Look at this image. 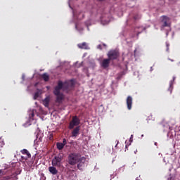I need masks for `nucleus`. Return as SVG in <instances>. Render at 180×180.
Returning a JSON list of instances; mask_svg holds the SVG:
<instances>
[{
	"mask_svg": "<svg viewBox=\"0 0 180 180\" xmlns=\"http://www.w3.org/2000/svg\"><path fill=\"white\" fill-rule=\"evenodd\" d=\"M103 46H104V47H106V44H103Z\"/></svg>",
	"mask_w": 180,
	"mask_h": 180,
	"instance_id": "2f4dec72",
	"label": "nucleus"
},
{
	"mask_svg": "<svg viewBox=\"0 0 180 180\" xmlns=\"http://www.w3.org/2000/svg\"><path fill=\"white\" fill-rule=\"evenodd\" d=\"M70 158H77L79 157V153H72L71 155H69Z\"/></svg>",
	"mask_w": 180,
	"mask_h": 180,
	"instance_id": "6ab92c4d",
	"label": "nucleus"
},
{
	"mask_svg": "<svg viewBox=\"0 0 180 180\" xmlns=\"http://www.w3.org/2000/svg\"><path fill=\"white\" fill-rule=\"evenodd\" d=\"M75 86V82H74V79H71L70 81H66L65 82H63V81L59 80L58 82V85L55 86L56 88V94H59V91H61V89L65 92H70V91H72V89Z\"/></svg>",
	"mask_w": 180,
	"mask_h": 180,
	"instance_id": "f257e3e1",
	"label": "nucleus"
},
{
	"mask_svg": "<svg viewBox=\"0 0 180 180\" xmlns=\"http://www.w3.org/2000/svg\"><path fill=\"white\" fill-rule=\"evenodd\" d=\"M122 77H123V75L122 74H118V76L117 77V79H122Z\"/></svg>",
	"mask_w": 180,
	"mask_h": 180,
	"instance_id": "b1692460",
	"label": "nucleus"
},
{
	"mask_svg": "<svg viewBox=\"0 0 180 180\" xmlns=\"http://www.w3.org/2000/svg\"><path fill=\"white\" fill-rule=\"evenodd\" d=\"M22 154L26 155L28 158H30L32 157V155H30V153L27 149H23L21 150Z\"/></svg>",
	"mask_w": 180,
	"mask_h": 180,
	"instance_id": "2eb2a0df",
	"label": "nucleus"
},
{
	"mask_svg": "<svg viewBox=\"0 0 180 180\" xmlns=\"http://www.w3.org/2000/svg\"><path fill=\"white\" fill-rule=\"evenodd\" d=\"M81 127L78 126L72 131V137H77L79 134Z\"/></svg>",
	"mask_w": 180,
	"mask_h": 180,
	"instance_id": "9d476101",
	"label": "nucleus"
},
{
	"mask_svg": "<svg viewBox=\"0 0 180 180\" xmlns=\"http://www.w3.org/2000/svg\"><path fill=\"white\" fill-rule=\"evenodd\" d=\"M72 121L76 124H77V126L79 124V123H81L79 118H78V117L77 116L73 117Z\"/></svg>",
	"mask_w": 180,
	"mask_h": 180,
	"instance_id": "4468645a",
	"label": "nucleus"
},
{
	"mask_svg": "<svg viewBox=\"0 0 180 180\" xmlns=\"http://www.w3.org/2000/svg\"><path fill=\"white\" fill-rule=\"evenodd\" d=\"M144 30H146V28L143 27H136L134 28V33L136 34L137 37H139V34H140V33H143V32H144Z\"/></svg>",
	"mask_w": 180,
	"mask_h": 180,
	"instance_id": "6e6552de",
	"label": "nucleus"
},
{
	"mask_svg": "<svg viewBox=\"0 0 180 180\" xmlns=\"http://www.w3.org/2000/svg\"><path fill=\"white\" fill-rule=\"evenodd\" d=\"M82 161H85V159H79V158H70L68 160V163L70 165H75L77 164V168L79 169L82 165H84V162Z\"/></svg>",
	"mask_w": 180,
	"mask_h": 180,
	"instance_id": "7ed1b4c3",
	"label": "nucleus"
},
{
	"mask_svg": "<svg viewBox=\"0 0 180 180\" xmlns=\"http://www.w3.org/2000/svg\"><path fill=\"white\" fill-rule=\"evenodd\" d=\"M34 110H33L31 112V114H30V119H32V120H34Z\"/></svg>",
	"mask_w": 180,
	"mask_h": 180,
	"instance_id": "aec40b11",
	"label": "nucleus"
},
{
	"mask_svg": "<svg viewBox=\"0 0 180 180\" xmlns=\"http://www.w3.org/2000/svg\"><path fill=\"white\" fill-rule=\"evenodd\" d=\"M127 109H129V110H131V105H133V98L130 96L127 98Z\"/></svg>",
	"mask_w": 180,
	"mask_h": 180,
	"instance_id": "1a4fd4ad",
	"label": "nucleus"
},
{
	"mask_svg": "<svg viewBox=\"0 0 180 180\" xmlns=\"http://www.w3.org/2000/svg\"><path fill=\"white\" fill-rule=\"evenodd\" d=\"M150 71H153V67L150 68Z\"/></svg>",
	"mask_w": 180,
	"mask_h": 180,
	"instance_id": "473e14b6",
	"label": "nucleus"
},
{
	"mask_svg": "<svg viewBox=\"0 0 180 180\" xmlns=\"http://www.w3.org/2000/svg\"><path fill=\"white\" fill-rule=\"evenodd\" d=\"M42 78H43L44 81H45V82H47V81H49V79H50V77L49 76V75H47V73H44L42 75Z\"/></svg>",
	"mask_w": 180,
	"mask_h": 180,
	"instance_id": "dca6fc26",
	"label": "nucleus"
},
{
	"mask_svg": "<svg viewBox=\"0 0 180 180\" xmlns=\"http://www.w3.org/2000/svg\"><path fill=\"white\" fill-rule=\"evenodd\" d=\"M75 126H78L76 123L73 122L72 121L70 122L69 124V129L70 130H72Z\"/></svg>",
	"mask_w": 180,
	"mask_h": 180,
	"instance_id": "a211bd4d",
	"label": "nucleus"
},
{
	"mask_svg": "<svg viewBox=\"0 0 180 180\" xmlns=\"http://www.w3.org/2000/svg\"><path fill=\"white\" fill-rule=\"evenodd\" d=\"M97 49H99V50H102V45H98L97 46Z\"/></svg>",
	"mask_w": 180,
	"mask_h": 180,
	"instance_id": "cd10ccee",
	"label": "nucleus"
},
{
	"mask_svg": "<svg viewBox=\"0 0 180 180\" xmlns=\"http://www.w3.org/2000/svg\"><path fill=\"white\" fill-rule=\"evenodd\" d=\"M50 104V96H47L43 100V105H44L45 108H49V105Z\"/></svg>",
	"mask_w": 180,
	"mask_h": 180,
	"instance_id": "f8f14e48",
	"label": "nucleus"
},
{
	"mask_svg": "<svg viewBox=\"0 0 180 180\" xmlns=\"http://www.w3.org/2000/svg\"><path fill=\"white\" fill-rule=\"evenodd\" d=\"M161 22L162 23H163V25H162V27H167L168 26H169V24H168V22H169V18H168L166 15H162L161 17Z\"/></svg>",
	"mask_w": 180,
	"mask_h": 180,
	"instance_id": "423d86ee",
	"label": "nucleus"
},
{
	"mask_svg": "<svg viewBox=\"0 0 180 180\" xmlns=\"http://www.w3.org/2000/svg\"><path fill=\"white\" fill-rule=\"evenodd\" d=\"M110 64V60H109V58H105L103 59L101 63V65L103 68L106 69L109 67Z\"/></svg>",
	"mask_w": 180,
	"mask_h": 180,
	"instance_id": "0eeeda50",
	"label": "nucleus"
},
{
	"mask_svg": "<svg viewBox=\"0 0 180 180\" xmlns=\"http://www.w3.org/2000/svg\"><path fill=\"white\" fill-rule=\"evenodd\" d=\"M56 147L58 150H63V148H64V144H63V143L58 142L56 143Z\"/></svg>",
	"mask_w": 180,
	"mask_h": 180,
	"instance_id": "f3484780",
	"label": "nucleus"
},
{
	"mask_svg": "<svg viewBox=\"0 0 180 180\" xmlns=\"http://www.w3.org/2000/svg\"><path fill=\"white\" fill-rule=\"evenodd\" d=\"M23 160H25V161H27V159H20V161H23Z\"/></svg>",
	"mask_w": 180,
	"mask_h": 180,
	"instance_id": "c85d7f7f",
	"label": "nucleus"
},
{
	"mask_svg": "<svg viewBox=\"0 0 180 180\" xmlns=\"http://www.w3.org/2000/svg\"><path fill=\"white\" fill-rule=\"evenodd\" d=\"M21 158H25V157H23V156H21Z\"/></svg>",
	"mask_w": 180,
	"mask_h": 180,
	"instance_id": "e433bc0d",
	"label": "nucleus"
},
{
	"mask_svg": "<svg viewBox=\"0 0 180 180\" xmlns=\"http://www.w3.org/2000/svg\"><path fill=\"white\" fill-rule=\"evenodd\" d=\"M155 146H157V142H156V143H155Z\"/></svg>",
	"mask_w": 180,
	"mask_h": 180,
	"instance_id": "c9c22d12",
	"label": "nucleus"
},
{
	"mask_svg": "<svg viewBox=\"0 0 180 180\" xmlns=\"http://www.w3.org/2000/svg\"><path fill=\"white\" fill-rule=\"evenodd\" d=\"M134 53H136V50L134 51Z\"/></svg>",
	"mask_w": 180,
	"mask_h": 180,
	"instance_id": "a19ab883",
	"label": "nucleus"
},
{
	"mask_svg": "<svg viewBox=\"0 0 180 180\" xmlns=\"http://www.w3.org/2000/svg\"><path fill=\"white\" fill-rule=\"evenodd\" d=\"M49 171L52 174V175H57L58 174V170L54 167H49Z\"/></svg>",
	"mask_w": 180,
	"mask_h": 180,
	"instance_id": "9b49d317",
	"label": "nucleus"
},
{
	"mask_svg": "<svg viewBox=\"0 0 180 180\" xmlns=\"http://www.w3.org/2000/svg\"><path fill=\"white\" fill-rule=\"evenodd\" d=\"M134 20H139V19H140V15H139V14H136L134 16Z\"/></svg>",
	"mask_w": 180,
	"mask_h": 180,
	"instance_id": "412c9836",
	"label": "nucleus"
},
{
	"mask_svg": "<svg viewBox=\"0 0 180 180\" xmlns=\"http://www.w3.org/2000/svg\"><path fill=\"white\" fill-rule=\"evenodd\" d=\"M69 7H70V8H71V6H70V5H69Z\"/></svg>",
	"mask_w": 180,
	"mask_h": 180,
	"instance_id": "4c0bfd02",
	"label": "nucleus"
},
{
	"mask_svg": "<svg viewBox=\"0 0 180 180\" xmlns=\"http://www.w3.org/2000/svg\"><path fill=\"white\" fill-rule=\"evenodd\" d=\"M60 91L61 90H59V93L58 94H56V87H55L54 91H53V94L56 96V103H59V104L62 103L63 100L64 99V95H63V94L60 93Z\"/></svg>",
	"mask_w": 180,
	"mask_h": 180,
	"instance_id": "20e7f679",
	"label": "nucleus"
},
{
	"mask_svg": "<svg viewBox=\"0 0 180 180\" xmlns=\"http://www.w3.org/2000/svg\"><path fill=\"white\" fill-rule=\"evenodd\" d=\"M39 91L36 92L34 96V99H37V98L39 97Z\"/></svg>",
	"mask_w": 180,
	"mask_h": 180,
	"instance_id": "5701e85b",
	"label": "nucleus"
},
{
	"mask_svg": "<svg viewBox=\"0 0 180 180\" xmlns=\"http://www.w3.org/2000/svg\"><path fill=\"white\" fill-rule=\"evenodd\" d=\"M130 141H131V138H130Z\"/></svg>",
	"mask_w": 180,
	"mask_h": 180,
	"instance_id": "58836bf2",
	"label": "nucleus"
},
{
	"mask_svg": "<svg viewBox=\"0 0 180 180\" xmlns=\"http://www.w3.org/2000/svg\"><path fill=\"white\" fill-rule=\"evenodd\" d=\"M107 56L110 61H114V60H117L120 57V52L117 49H112L108 51Z\"/></svg>",
	"mask_w": 180,
	"mask_h": 180,
	"instance_id": "f03ea898",
	"label": "nucleus"
},
{
	"mask_svg": "<svg viewBox=\"0 0 180 180\" xmlns=\"http://www.w3.org/2000/svg\"><path fill=\"white\" fill-rule=\"evenodd\" d=\"M172 86V82H170V88Z\"/></svg>",
	"mask_w": 180,
	"mask_h": 180,
	"instance_id": "7c9ffc66",
	"label": "nucleus"
},
{
	"mask_svg": "<svg viewBox=\"0 0 180 180\" xmlns=\"http://www.w3.org/2000/svg\"><path fill=\"white\" fill-rule=\"evenodd\" d=\"M62 144H63V146H65V144H67V139H63Z\"/></svg>",
	"mask_w": 180,
	"mask_h": 180,
	"instance_id": "393cba45",
	"label": "nucleus"
},
{
	"mask_svg": "<svg viewBox=\"0 0 180 180\" xmlns=\"http://www.w3.org/2000/svg\"><path fill=\"white\" fill-rule=\"evenodd\" d=\"M54 158H57V157H54Z\"/></svg>",
	"mask_w": 180,
	"mask_h": 180,
	"instance_id": "ea45409f",
	"label": "nucleus"
},
{
	"mask_svg": "<svg viewBox=\"0 0 180 180\" xmlns=\"http://www.w3.org/2000/svg\"><path fill=\"white\" fill-rule=\"evenodd\" d=\"M173 81H175V77L173 78Z\"/></svg>",
	"mask_w": 180,
	"mask_h": 180,
	"instance_id": "72a5a7b5",
	"label": "nucleus"
},
{
	"mask_svg": "<svg viewBox=\"0 0 180 180\" xmlns=\"http://www.w3.org/2000/svg\"><path fill=\"white\" fill-rule=\"evenodd\" d=\"M141 137H144V135L142 134V135H141Z\"/></svg>",
	"mask_w": 180,
	"mask_h": 180,
	"instance_id": "f704fd0d",
	"label": "nucleus"
},
{
	"mask_svg": "<svg viewBox=\"0 0 180 180\" xmlns=\"http://www.w3.org/2000/svg\"><path fill=\"white\" fill-rule=\"evenodd\" d=\"M77 18H79V19H82V18H84V14H82V16L81 17V13L79 14V15L77 16Z\"/></svg>",
	"mask_w": 180,
	"mask_h": 180,
	"instance_id": "bb28decb",
	"label": "nucleus"
},
{
	"mask_svg": "<svg viewBox=\"0 0 180 180\" xmlns=\"http://www.w3.org/2000/svg\"><path fill=\"white\" fill-rule=\"evenodd\" d=\"M75 29L77 30H79V32H81V31L84 30V28H81V29L78 28V24H75Z\"/></svg>",
	"mask_w": 180,
	"mask_h": 180,
	"instance_id": "4be33fe9",
	"label": "nucleus"
},
{
	"mask_svg": "<svg viewBox=\"0 0 180 180\" xmlns=\"http://www.w3.org/2000/svg\"><path fill=\"white\" fill-rule=\"evenodd\" d=\"M99 2H103L105 0H97Z\"/></svg>",
	"mask_w": 180,
	"mask_h": 180,
	"instance_id": "c756f323",
	"label": "nucleus"
},
{
	"mask_svg": "<svg viewBox=\"0 0 180 180\" xmlns=\"http://www.w3.org/2000/svg\"><path fill=\"white\" fill-rule=\"evenodd\" d=\"M0 175H5V172L3 169H0Z\"/></svg>",
	"mask_w": 180,
	"mask_h": 180,
	"instance_id": "a878e982",
	"label": "nucleus"
},
{
	"mask_svg": "<svg viewBox=\"0 0 180 180\" xmlns=\"http://www.w3.org/2000/svg\"><path fill=\"white\" fill-rule=\"evenodd\" d=\"M53 167H57V168H61L63 167V159L62 158H53L52 160Z\"/></svg>",
	"mask_w": 180,
	"mask_h": 180,
	"instance_id": "39448f33",
	"label": "nucleus"
},
{
	"mask_svg": "<svg viewBox=\"0 0 180 180\" xmlns=\"http://www.w3.org/2000/svg\"><path fill=\"white\" fill-rule=\"evenodd\" d=\"M77 47H79V49L88 50V44H86V42H83L82 44H79L77 45Z\"/></svg>",
	"mask_w": 180,
	"mask_h": 180,
	"instance_id": "ddd939ff",
	"label": "nucleus"
}]
</instances>
